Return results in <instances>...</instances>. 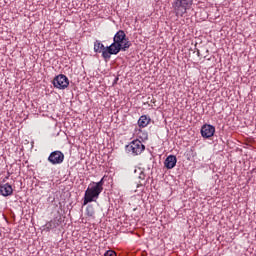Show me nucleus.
<instances>
[{"instance_id": "f257e3e1", "label": "nucleus", "mask_w": 256, "mask_h": 256, "mask_svg": "<svg viewBox=\"0 0 256 256\" xmlns=\"http://www.w3.org/2000/svg\"><path fill=\"white\" fill-rule=\"evenodd\" d=\"M131 47V42L127 38L125 31L119 30L113 38V43L103 51V59H111V55H117L120 51H127Z\"/></svg>"}, {"instance_id": "f03ea898", "label": "nucleus", "mask_w": 256, "mask_h": 256, "mask_svg": "<svg viewBox=\"0 0 256 256\" xmlns=\"http://www.w3.org/2000/svg\"><path fill=\"white\" fill-rule=\"evenodd\" d=\"M103 193V179L99 182H92L84 194L83 205H88V203H93L99 199V195Z\"/></svg>"}, {"instance_id": "7ed1b4c3", "label": "nucleus", "mask_w": 256, "mask_h": 256, "mask_svg": "<svg viewBox=\"0 0 256 256\" xmlns=\"http://www.w3.org/2000/svg\"><path fill=\"white\" fill-rule=\"evenodd\" d=\"M193 5V0H174L172 7L176 17H183Z\"/></svg>"}, {"instance_id": "20e7f679", "label": "nucleus", "mask_w": 256, "mask_h": 256, "mask_svg": "<svg viewBox=\"0 0 256 256\" xmlns=\"http://www.w3.org/2000/svg\"><path fill=\"white\" fill-rule=\"evenodd\" d=\"M126 151L132 155H141L145 151V145L140 140H133L126 146Z\"/></svg>"}, {"instance_id": "39448f33", "label": "nucleus", "mask_w": 256, "mask_h": 256, "mask_svg": "<svg viewBox=\"0 0 256 256\" xmlns=\"http://www.w3.org/2000/svg\"><path fill=\"white\" fill-rule=\"evenodd\" d=\"M53 85L56 87V89H67V87H69V78L63 74H60L54 78Z\"/></svg>"}, {"instance_id": "423d86ee", "label": "nucleus", "mask_w": 256, "mask_h": 256, "mask_svg": "<svg viewBox=\"0 0 256 256\" xmlns=\"http://www.w3.org/2000/svg\"><path fill=\"white\" fill-rule=\"evenodd\" d=\"M48 161L52 165H61V163L65 161V154L59 150H56L49 155Z\"/></svg>"}, {"instance_id": "0eeeda50", "label": "nucleus", "mask_w": 256, "mask_h": 256, "mask_svg": "<svg viewBox=\"0 0 256 256\" xmlns=\"http://www.w3.org/2000/svg\"><path fill=\"white\" fill-rule=\"evenodd\" d=\"M201 135L204 139H211L215 135V128L211 124H204L201 127Z\"/></svg>"}, {"instance_id": "6e6552de", "label": "nucleus", "mask_w": 256, "mask_h": 256, "mask_svg": "<svg viewBox=\"0 0 256 256\" xmlns=\"http://www.w3.org/2000/svg\"><path fill=\"white\" fill-rule=\"evenodd\" d=\"M0 193L3 197H9V195H13V187L9 183L0 185Z\"/></svg>"}, {"instance_id": "1a4fd4ad", "label": "nucleus", "mask_w": 256, "mask_h": 256, "mask_svg": "<svg viewBox=\"0 0 256 256\" xmlns=\"http://www.w3.org/2000/svg\"><path fill=\"white\" fill-rule=\"evenodd\" d=\"M175 165H177V157L175 155H169L164 162V166L166 169H173Z\"/></svg>"}, {"instance_id": "9d476101", "label": "nucleus", "mask_w": 256, "mask_h": 256, "mask_svg": "<svg viewBox=\"0 0 256 256\" xmlns=\"http://www.w3.org/2000/svg\"><path fill=\"white\" fill-rule=\"evenodd\" d=\"M107 47L105 48V45H103V43H101V41L96 40L94 42V52L95 53H102V57H103V51H106Z\"/></svg>"}, {"instance_id": "9b49d317", "label": "nucleus", "mask_w": 256, "mask_h": 256, "mask_svg": "<svg viewBox=\"0 0 256 256\" xmlns=\"http://www.w3.org/2000/svg\"><path fill=\"white\" fill-rule=\"evenodd\" d=\"M151 123V118L147 117V115H142L138 120V126L142 129L147 127Z\"/></svg>"}, {"instance_id": "f8f14e48", "label": "nucleus", "mask_w": 256, "mask_h": 256, "mask_svg": "<svg viewBox=\"0 0 256 256\" xmlns=\"http://www.w3.org/2000/svg\"><path fill=\"white\" fill-rule=\"evenodd\" d=\"M59 227V223H57V219L51 220L50 222L46 223V229L51 231V229H57Z\"/></svg>"}, {"instance_id": "ddd939ff", "label": "nucleus", "mask_w": 256, "mask_h": 256, "mask_svg": "<svg viewBox=\"0 0 256 256\" xmlns=\"http://www.w3.org/2000/svg\"><path fill=\"white\" fill-rule=\"evenodd\" d=\"M145 178H146L145 172L141 171L138 177V179L140 180L138 181L137 187H143L145 183H147V180H145Z\"/></svg>"}, {"instance_id": "4468645a", "label": "nucleus", "mask_w": 256, "mask_h": 256, "mask_svg": "<svg viewBox=\"0 0 256 256\" xmlns=\"http://www.w3.org/2000/svg\"><path fill=\"white\" fill-rule=\"evenodd\" d=\"M86 215L87 217H92V219H95V208H93L91 205H88L86 208Z\"/></svg>"}, {"instance_id": "2eb2a0df", "label": "nucleus", "mask_w": 256, "mask_h": 256, "mask_svg": "<svg viewBox=\"0 0 256 256\" xmlns=\"http://www.w3.org/2000/svg\"><path fill=\"white\" fill-rule=\"evenodd\" d=\"M104 256H117V253L113 250H108L105 252Z\"/></svg>"}, {"instance_id": "dca6fc26", "label": "nucleus", "mask_w": 256, "mask_h": 256, "mask_svg": "<svg viewBox=\"0 0 256 256\" xmlns=\"http://www.w3.org/2000/svg\"><path fill=\"white\" fill-rule=\"evenodd\" d=\"M54 219H56V223H58V225L61 224V219H57V218H54Z\"/></svg>"}, {"instance_id": "f3484780", "label": "nucleus", "mask_w": 256, "mask_h": 256, "mask_svg": "<svg viewBox=\"0 0 256 256\" xmlns=\"http://www.w3.org/2000/svg\"><path fill=\"white\" fill-rule=\"evenodd\" d=\"M197 53H198V56H199V50H198V52H197Z\"/></svg>"}]
</instances>
